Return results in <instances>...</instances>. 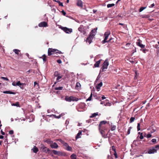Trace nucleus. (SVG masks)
<instances>
[{"label":"nucleus","instance_id":"44","mask_svg":"<svg viewBox=\"0 0 159 159\" xmlns=\"http://www.w3.org/2000/svg\"><path fill=\"white\" fill-rule=\"evenodd\" d=\"M135 119V117H131L130 118V123H131L133 122L134 121V120Z\"/></svg>","mask_w":159,"mask_h":159},{"label":"nucleus","instance_id":"32","mask_svg":"<svg viewBox=\"0 0 159 159\" xmlns=\"http://www.w3.org/2000/svg\"><path fill=\"white\" fill-rule=\"evenodd\" d=\"M140 50L141 51H142L143 53H146V52H148V50L147 49H146L145 48H143V49H140Z\"/></svg>","mask_w":159,"mask_h":159},{"label":"nucleus","instance_id":"37","mask_svg":"<svg viewBox=\"0 0 159 159\" xmlns=\"http://www.w3.org/2000/svg\"><path fill=\"white\" fill-rule=\"evenodd\" d=\"M60 75V74H59L58 72L57 71H56L54 74V75L55 77H57Z\"/></svg>","mask_w":159,"mask_h":159},{"label":"nucleus","instance_id":"23","mask_svg":"<svg viewBox=\"0 0 159 159\" xmlns=\"http://www.w3.org/2000/svg\"><path fill=\"white\" fill-rule=\"evenodd\" d=\"M71 96L69 97L68 96H66L65 98V100L66 101L70 102L71 101Z\"/></svg>","mask_w":159,"mask_h":159},{"label":"nucleus","instance_id":"55","mask_svg":"<svg viewBox=\"0 0 159 159\" xmlns=\"http://www.w3.org/2000/svg\"><path fill=\"white\" fill-rule=\"evenodd\" d=\"M1 79L2 80H4L7 81H8L9 80L7 78L4 77H1Z\"/></svg>","mask_w":159,"mask_h":159},{"label":"nucleus","instance_id":"31","mask_svg":"<svg viewBox=\"0 0 159 159\" xmlns=\"http://www.w3.org/2000/svg\"><path fill=\"white\" fill-rule=\"evenodd\" d=\"M106 104H104V105L105 106H111V103L108 102V100H106Z\"/></svg>","mask_w":159,"mask_h":159},{"label":"nucleus","instance_id":"59","mask_svg":"<svg viewBox=\"0 0 159 159\" xmlns=\"http://www.w3.org/2000/svg\"><path fill=\"white\" fill-rule=\"evenodd\" d=\"M61 13H62V14L65 16H66V12L63 10H62L61 11Z\"/></svg>","mask_w":159,"mask_h":159},{"label":"nucleus","instance_id":"2","mask_svg":"<svg viewBox=\"0 0 159 159\" xmlns=\"http://www.w3.org/2000/svg\"><path fill=\"white\" fill-rule=\"evenodd\" d=\"M40 150L41 151L44 152H45L46 153L49 154L52 156H53V155L52 153V150H51L49 149L48 148H47L44 145H43L40 148Z\"/></svg>","mask_w":159,"mask_h":159},{"label":"nucleus","instance_id":"48","mask_svg":"<svg viewBox=\"0 0 159 159\" xmlns=\"http://www.w3.org/2000/svg\"><path fill=\"white\" fill-rule=\"evenodd\" d=\"M92 93H91L90 97L87 99V101H91L92 99Z\"/></svg>","mask_w":159,"mask_h":159},{"label":"nucleus","instance_id":"26","mask_svg":"<svg viewBox=\"0 0 159 159\" xmlns=\"http://www.w3.org/2000/svg\"><path fill=\"white\" fill-rule=\"evenodd\" d=\"M102 82H101L100 83L98 84L96 86V88L97 89H99L102 86Z\"/></svg>","mask_w":159,"mask_h":159},{"label":"nucleus","instance_id":"47","mask_svg":"<svg viewBox=\"0 0 159 159\" xmlns=\"http://www.w3.org/2000/svg\"><path fill=\"white\" fill-rule=\"evenodd\" d=\"M140 123H138V125H137V129L138 131H139L140 130Z\"/></svg>","mask_w":159,"mask_h":159},{"label":"nucleus","instance_id":"17","mask_svg":"<svg viewBox=\"0 0 159 159\" xmlns=\"http://www.w3.org/2000/svg\"><path fill=\"white\" fill-rule=\"evenodd\" d=\"M82 134V131L80 130L79 131V132L77 134V135L75 137V138L76 139L80 138H81L80 135Z\"/></svg>","mask_w":159,"mask_h":159},{"label":"nucleus","instance_id":"14","mask_svg":"<svg viewBox=\"0 0 159 159\" xmlns=\"http://www.w3.org/2000/svg\"><path fill=\"white\" fill-rule=\"evenodd\" d=\"M77 5L80 7H82L83 6V2L81 0H77Z\"/></svg>","mask_w":159,"mask_h":159},{"label":"nucleus","instance_id":"45","mask_svg":"<svg viewBox=\"0 0 159 159\" xmlns=\"http://www.w3.org/2000/svg\"><path fill=\"white\" fill-rule=\"evenodd\" d=\"M43 57V60L45 62L46 61V56L45 54H44L42 56Z\"/></svg>","mask_w":159,"mask_h":159},{"label":"nucleus","instance_id":"4","mask_svg":"<svg viewBox=\"0 0 159 159\" xmlns=\"http://www.w3.org/2000/svg\"><path fill=\"white\" fill-rule=\"evenodd\" d=\"M109 63L108 59H106L102 65V67L101 68V70L102 72H104L107 68V66L109 65Z\"/></svg>","mask_w":159,"mask_h":159},{"label":"nucleus","instance_id":"63","mask_svg":"<svg viewBox=\"0 0 159 159\" xmlns=\"http://www.w3.org/2000/svg\"><path fill=\"white\" fill-rule=\"evenodd\" d=\"M69 120H66V125H68V124H69Z\"/></svg>","mask_w":159,"mask_h":159},{"label":"nucleus","instance_id":"3","mask_svg":"<svg viewBox=\"0 0 159 159\" xmlns=\"http://www.w3.org/2000/svg\"><path fill=\"white\" fill-rule=\"evenodd\" d=\"M107 123V122L106 120L101 121L98 126L99 129H107L105 125Z\"/></svg>","mask_w":159,"mask_h":159},{"label":"nucleus","instance_id":"5","mask_svg":"<svg viewBox=\"0 0 159 159\" xmlns=\"http://www.w3.org/2000/svg\"><path fill=\"white\" fill-rule=\"evenodd\" d=\"M110 34V33L109 32H107L105 33L104 35V39L102 41V44H104L106 42H108V41H107V39Z\"/></svg>","mask_w":159,"mask_h":159},{"label":"nucleus","instance_id":"33","mask_svg":"<svg viewBox=\"0 0 159 159\" xmlns=\"http://www.w3.org/2000/svg\"><path fill=\"white\" fill-rule=\"evenodd\" d=\"M115 6V4L114 3L112 4H109L107 5V7L108 8H110L112 7Z\"/></svg>","mask_w":159,"mask_h":159},{"label":"nucleus","instance_id":"22","mask_svg":"<svg viewBox=\"0 0 159 159\" xmlns=\"http://www.w3.org/2000/svg\"><path fill=\"white\" fill-rule=\"evenodd\" d=\"M71 101H77L79 100V99L77 98H76L75 97H74L73 96H71Z\"/></svg>","mask_w":159,"mask_h":159},{"label":"nucleus","instance_id":"11","mask_svg":"<svg viewBox=\"0 0 159 159\" xmlns=\"http://www.w3.org/2000/svg\"><path fill=\"white\" fill-rule=\"evenodd\" d=\"M39 27H46L48 26L47 23L45 21L41 22L38 25Z\"/></svg>","mask_w":159,"mask_h":159},{"label":"nucleus","instance_id":"16","mask_svg":"<svg viewBox=\"0 0 159 159\" xmlns=\"http://www.w3.org/2000/svg\"><path fill=\"white\" fill-rule=\"evenodd\" d=\"M97 29H94L91 32L90 35L93 36H94L95 34H94L95 33Z\"/></svg>","mask_w":159,"mask_h":159},{"label":"nucleus","instance_id":"1","mask_svg":"<svg viewBox=\"0 0 159 159\" xmlns=\"http://www.w3.org/2000/svg\"><path fill=\"white\" fill-rule=\"evenodd\" d=\"M58 53L61 54L62 53L60 51L56 49H53L52 48H49L48 50V55L51 56L53 54Z\"/></svg>","mask_w":159,"mask_h":159},{"label":"nucleus","instance_id":"34","mask_svg":"<svg viewBox=\"0 0 159 159\" xmlns=\"http://www.w3.org/2000/svg\"><path fill=\"white\" fill-rule=\"evenodd\" d=\"M142 18H148L150 17L149 16V15H142Z\"/></svg>","mask_w":159,"mask_h":159},{"label":"nucleus","instance_id":"36","mask_svg":"<svg viewBox=\"0 0 159 159\" xmlns=\"http://www.w3.org/2000/svg\"><path fill=\"white\" fill-rule=\"evenodd\" d=\"M132 128V127L131 126L130 127H129L128 130V131H127V135H129V134H130V130H131V129Z\"/></svg>","mask_w":159,"mask_h":159},{"label":"nucleus","instance_id":"49","mask_svg":"<svg viewBox=\"0 0 159 159\" xmlns=\"http://www.w3.org/2000/svg\"><path fill=\"white\" fill-rule=\"evenodd\" d=\"M138 46H139V47H140L141 48V49H142L145 48V45H144L141 43V44H140Z\"/></svg>","mask_w":159,"mask_h":159},{"label":"nucleus","instance_id":"56","mask_svg":"<svg viewBox=\"0 0 159 159\" xmlns=\"http://www.w3.org/2000/svg\"><path fill=\"white\" fill-rule=\"evenodd\" d=\"M119 25H122L123 26V27L124 28H125V27H126V25H125L124 24H122V23H119Z\"/></svg>","mask_w":159,"mask_h":159},{"label":"nucleus","instance_id":"50","mask_svg":"<svg viewBox=\"0 0 159 159\" xmlns=\"http://www.w3.org/2000/svg\"><path fill=\"white\" fill-rule=\"evenodd\" d=\"M151 141L152 143H157V140L155 139H152Z\"/></svg>","mask_w":159,"mask_h":159},{"label":"nucleus","instance_id":"43","mask_svg":"<svg viewBox=\"0 0 159 159\" xmlns=\"http://www.w3.org/2000/svg\"><path fill=\"white\" fill-rule=\"evenodd\" d=\"M64 115H65V114L64 113H63V114L62 113V114H60L59 116H55V117H56L57 118H59L61 117V116Z\"/></svg>","mask_w":159,"mask_h":159},{"label":"nucleus","instance_id":"27","mask_svg":"<svg viewBox=\"0 0 159 159\" xmlns=\"http://www.w3.org/2000/svg\"><path fill=\"white\" fill-rule=\"evenodd\" d=\"M45 142L51 145V144L52 143L53 141H51L50 139H48L45 141Z\"/></svg>","mask_w":159,"mask_h":159},{"label":"nucleus","instance_id":"39","mask_svg":"<svg viewBox=\"0 0 159 159\" xmlns=\"http://www.w3.org/2000/svg\"><path fill=\"white\" fill-rule=\"evenodd\" d=\"M63 87H56L55 88V90H61L62 89Z\"/></svg>","mask_w":159,"mask_h":159},{"label":"nucleus","instance_id":"20","mask_svg":"<svg viewBox=\"0 0 159 159\" xmlns=\"http://www.w3.org/2000/svg\"><path fill=\"white\" fill-rule=\"evenodd\" d=\"M32 150H33V152L35 153H36L39 151L38 148L35 146H34Z\"/></svg>","mask_w":159,"mask_h":159},{"label":"nucleus","instance_id":"46","mask_svg":"<svg viewBox=\"0 0 159 159\" xmlns=\"http://www.w3.org/2000/svg\"><path fill=\"white\" fill-rule=\"evenodd\" d=\"M57 2L59 4V6H61V7H63V3L61 2L60 1L57 0Z\"/></svg>","mask_w":159,"mask_h":159},{"label":"nucleus","instance_id":"6","mask_svg":"<svg viewBox=\"0 0 159 159\" xmlns=\"http://www.w3.org/2000/svg\"><path fill=\"white\" fill-rule=\"evenodd\" d=\"M61 29L66 33L69 34L72 31L71 29H69L66 27H61Z\"/></svg>","mask_w":159,"mask_h":159},{"label":"nucleus","instance_id":"52","mask_svg":"<svg viewBox=\"0 0 159 159\" xmlns=\"http://www.w3.org/2000/svg\"><path fill=\"white\" fill-rule=\"evenodd\" d=\"M152 136V134H147L146 135V137H147V138H150Z\"/></svg>","mask_w":159,"mask_h":159},{"label":"nucleus","instance_id":"51","mask_svg":"<svg viewBox=\"0 0 159 159\" xmlns=\"http://www.w3.org/2000/svg\"><path fill=\"white\" fill-rule=\"evenodd\" d=\"M58 140L61 143H62L63 145H64V143H65V142L63 140H61L60 139H58Z\"/></svg>","mask_w":159,"mask_h":159},{"label":"nucleus","instance_id":"57","mask_svg":"<svg viewBox=\"0 0 159 159\" xmlns=\"http://www.w3.org/2000/svg\"><path fill=\"white\" fill-rule=\"evenodd\" d=\"M112 149L113 151H114V152H116V149L115 147L114 146H112Z\"/></svg>","mask_w":159,"mask_h":159},{"label":"nucleus","instance_id":"38","mask_svg":"<svg viewBox=\"0 0 159 159\" xmlns=\"http://www.w3.org/2000/svg\"><path fill=\"white\" fill-rule=\"evenodd\" d=\"M80 86H81V84H80V83L79 82H77L76 85V86H75L76 88H78L80 87Z\"/></svg>","mask_w":159,"mask_h":159},{"label":"nucleus","instance_id":"64","mask_svg":"<svg viewBox=\"0 0 159 159\" xmlns=\"http://www.w3.org/2000/svg\"><path fill=\"white\" fill-rule=\"evenodd\" d=\"M155 5L154 3H153L150 5V6H149V8H151L153 7Z\"/></svg>","mask_w":159,"mask_h":159},{"label":"nucleus","instance_id":"19","mask_svg":"<svg viewBox=\"0 0 159 159\" xmlns=\"http://www.w3.org/2000/svg\"><path fill=\"white\" fill-rule=\"evenodd\" d=\"M3 93H4L13 94H16V93L15 92H13L11 91H4L3 92Z\"/></svg>","mask_w":159,"mask_h":159},{"label":"nucleus","instance_id":"12","mask_svg":"<svg viewBox=\"0 0 159 159\" xmlns=\"http://www.w3.org/2000/svg\"><path fill=\"white\" fill-rule=\"evenodd\" d=\"M157 149H155L154 148H152L148 150V152L149 154H152L157 152Z\"/></svg>","mask_w":159,"mask_h":159},{"label":"nucleus","instance_id":"7","mask_svg":"<svg viewBox=\"0 0 159 159\" xmlns=\"http://www.w3.org/2000/svg\"><path fill=\"white\" fill-rule=\"evenodd\" d=\"M52 153H53L54 155H57L58 156H61L63 155L62 152L54 150H52Z\"/></svg>","mask_w":159,"mask_h":159},{"label":"nucleus","instance_id":"60","mask_svg":"<svg viewBox=\"0 0 159 159\" xmlns=\"http://www.w3.org/2000/svg\"><path fill=\"white\" fill-rule=\"evenodd\" d=\"M14 131L13 130H11L9 131V134H13Z\"/></svg>","mask_w":159,"mask_h":159},{"label":"nucleus","instance_id":"24","mask_svg":"<svg viewBox=\"0 0 159 159\" xmlns=\"http://www.w3.org/2000/svg\"><path fill=\"white\" fill-rule=\"evenodd\" d=\"M78 30L81 33L83 32L84 31V28H83V26H80L79 28H78Z\"/></svg>","mask_w":159,"mask_h":159},{"label":"nucleus","instance_id":"28","mask_svg":"<svg viewBox=\"0 0 159 159\" xmlns=\"http://www.w3.org/2000/svg\"><path fill=\"white\" fill-rule=\"evenodd\" d=\"M62 75H59L58 76H57V82H59L60 80L62 78Z\"/></svg>","mask_w":159,"mask_h":159},{"label":"nucleus","instance_id":"25","mask_svg":"<svg viewBox=\"0 0 159 159\" xmlns=\"http://www.w3.org/2000/svg\"><path fill=\"white\" fill-rule=\"evenodd\" d=\"M76 156L75 154L73 153L70 156V158L71 159H76Z\"/></svg>","mask_w":159,"mask_h":159},{"label":"nucleus","instance_id":"30","mask_svg":"<svg viewBox=\"0 0 159 159\" xmlns=\"http://www.w3.org/2000/svg\"><path fill=\"white\" fill-rule=\"evenodd\" d=\"M13 51L15 52L16 54L17 55L19 54V52L20 51V50L17 49H14L13 50Z\"/></svg>","mask_w":159,"mask_h":159},{"label":"nucleus","instance_id":"18","mask_svg":"<svg viewBox=\"0 0 159 159\" xmlns=\"http://www.w3.org/2000/svg\"><path fill=\"white\" fill-rule=\"evenodd\" d=\"M21 83H20V81H18L16 83V86H19L20 89H24V87L23 86H21Z\"/></svg>","mask_w":159,"mask_h":159},{"label":"nucleus","instance_id":"62","mask_svg":"<svg viewBox=\"0 0 159 159\" xmlns=\"http://www.w3.org/2000/svg\"><path fill=\"white\" fill-rule=\"evenodd\" d=\"M155 148L157 149V150L159 149V145H157L156 146Z\"/></svg>","mask_w":159,"mask_h":159},{"label":"nucleus","instance_id":"54","mask_svg":"<svg viewBox=\"0 0 159 159\" xmlns=\"http://www.w3.org/2000/svg\"><path fill=\"white\" fill-rule=\"evenodd\" d=\"M143 138L144 137L143 136V133H141L139 138L141 139H143Z\"/></svg>","mask_w":159,"mask_h":159},{"label":"nucleus","instance_id":"58","mask_svg":"<svg viewBox=\"0 0 159 159\" xmlns=\"http://www.w3.org/2000/svg\"><path fill=\"white\" fill-rule=\"evenodd\" d=\"M114 156L116 158H118V157H117V154L116 152H114Z\"/></svg>","mask_w":159,"mask_h":159},{"label":"nucleus","instance_id":"21","mask_svg":"<svg viewBox=\"0 0 159 159\" xmlns=\"http://www.w3.org/2000/svg\"><path fill=\"white\" fill-rule=\"evenodd\" d=\"M116 41V40L115 38H111L109 40H108V42H110L111 43H115Z\"/></svg>","mask_w":159,"mask_h":159},{"label":"nucleus","instance_id":"15","mask_svg":"<svg viewBox=\"0 0 159 159\" xmlns=\"http://www.w3.org/2000/svg\"><path fill=\"white\" fill-rule=\"evenodd\" d=\"M102 59H100L99 61H96V63H95V64L94 65V66L95 67H99V64H100L101 62V61H102Z\"/></svg>","mask_w":159,"mask_h":159},{"label":"nucleus","instance_id":"41","mask_svg":"<svg viewBox=\"0 0 159 159\" xmlns=\"http://www.w3.org/2000/svg\"><path fill=\"white\" fill-rule=\"evenodd\" d=\"M147 7H141L139 9V12H141L143 10L146 9Z\"/></svg>","mask_w":159,"mask_h":159},{"label":"nucleus","instance_id":"13","mask_svg":"<svg viewBox=\"0 0 159 159\" xmlns=\"http://www.w3.org/2000/svg\"><path fill=\"white\" fill-rule=\"evenodd\" d=\"M50 146L52 148L57 149L58 147V146L57 144L55 142L53 143V142L52 144H51Z\"/></svg>","mask_w":159,"mask_h":159},{"label":"nucleus","instance_id":"29","mask_svg":"<svg viewBox=\"0 0 159 159\" xmlns=\"http://www.w3.org/2000/svg\"><path fill=\"white\" fill-rule=\"evenodd\" d=\"M98 112L95 113L93 114H92V115L90 116V118H93V117H95L96 116H98Z\"/></svg>","mask_w":159,"mask_h":159},{"label":"nucleus","instance_id":"8","mask_svg":"<svg viewBox=\"0 0 159 159\" xmlns=\"http://www.w3.org/2000/svg\"><path fill=\"white\" fill-rule=\"evenodd\" d=\"M100 133L102 135V136L104 138H107V134H105V130H106L107 129H99Z\"/></svg>","mask_w":159,"mask_h":159},{"label":"nucleus","instance_id":"10","mask_svg":"<svg viewBox=\"0 0 159 159\" xmlns=\"http://www.w3.org/2000/svg\"><path fill=\"white\" fill-rule=\"evenodd\" d=\"M94 37V36H93L89 34V37L87 39V42H88L89 44H90L92 42V40Z\"/></svg>","mask_w":159,"mask_h":159},{"label":"nucleus","instance_id":"9","mask_svg":"<svg viewBox=\"0 0 159 159\" xmlns=\"http://www.w3.org/2000/svg\"><path fill=\"white\" fill-rule=\"evenodd\" d=\"M63 145L65 147V148L66 150L68 151H72V148L71 147H70L67 143H64Z\"/></svg>","mask_w":159,"mask_h":159},{"label":"nucleus","instance_id":"61","mask_svg":"<svg viewBox=\"0 0 159 159\" xmlns=\"http://www.w3.org/2000/svg\"><path fill=\"white\" fill-rule=\"evenodd\" d=\"M57 62L59 64H61V63L62 61L60 59H58L57 60Z\"/></svg>","mask_w":159,"mask_h":159},{"label":"nucleus","instance_id":"40","mask_svg":"<svg viewBox=\"0 0 159 159\" xmlns=\"http://www.w3.org/2000/svg\"><path fill=\"white\" fill-rule=\"evenodd\" d=\"M111 130H112V131H113V130H114L116 129V126L115 125H111Z\"/></svg>","mask_w":159,"mask_h":159},{"label":"nucleus","instance_id":"42","mask_svg":"<svg viewBox=\"0 0 159 159\" xmlns=\"http://www.w3.org/2000/svg\"><path fill=\"white\" fill-rule=\"evenodd\" d=\"M12 106H16V107H19V103L18 102H16L15 103H13L12 105Z\"/></svg>","mask_w":159,"mask_h":159},{"label":"nucleus","instance_id":"35","mask_svg":"<svg viewBox=\"0 0 159 159\" xmlns=\"http://www.w3.org/2000/svg\"><path fill=\"white\" fill-rule=\"evenodd\" d=\"M141 41L140 39H139L136 43L137 45L139 46L141 44Z\"/></svg>","mask_w":159,"mask_h":159},{"label":"nucleus","instance_id":"53","mask_svg":"<svg viewBox=\"0 0 159 159\" xmlns=\"http://www.w3.org/2000/svg\"><path fill=\"white\" fill-rule=\"evenodd\" d=\"M138 75V74L136 72V71L135 72V76L134 77V79L135 80L137 79Z\"/></svg>","mask_w":159,"mask_h":159}]
</instances>
